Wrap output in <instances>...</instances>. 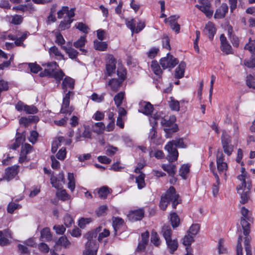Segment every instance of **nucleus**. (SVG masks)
<instances>
[{"label": "nucleus", "mask_w": 255, "mask_h": 255, "mask_svg": "<svg viewBox=\"0 0 255 255\" xmlns=\"http://www.w3.org/2000/svg\"><path fill=\"white\" fill-rule=\"evenodd\" d=\"M74 88V80L69 77H65L62 83V89L64 93L60 113L62 114H71L74 111L73 106H70V99L74 95V92L71 90Z\"/></svg>", "instance_id": "f257e3e1"}, {"label": "nucleus", "mask_w": 255, "mask_h": 255, "mask_svg": "<svg viewBox=\"0 0 255 255\" xmlns=\"http://www.w3.org/2000/svg\"><path fill=\"white\" fill-rule=\"evenodd\" d=\"M241 217L240 223L242 225L243 234L245 236L244 244L246 252V255H252L250 242L251 237L249 236L250 233L251 224L253 222V218L252 217L251 213L248 209L243 207L241 209Z\"/></svg>", "instance_id": "f03ea898"}, {"label": "nucleus", "mask_w": 255, "mask_h": 255, "mask_svg": "<svg viewBox=\"0 0 255 255\" xmlns=\"http://www.w3.org/2000/svg\"><path fill=\"white\" fill-rule=\"evenodd\" d=\"M179 195L176 194L175 189L171 186L167 191L164 195H162L159 203V207L162 210H165L169 201L172 202V206L173 208H175L177 205L179 203L178 201Z\"/></svg>", "instance_id": "7ed1b4c3"}, {"label": "nucleus", "mask_w": 255, "mask_h": 255, "mask_svg": "<svg viewBox=\"0 0 255 255\" xmlns=\"http://www.w3.org/2000/svg\"><path fill=\"white\" fill-rule=\"evenodd\" d=\"M183 139H178L169 142L165 146V149L168 151L167 159L170 162H173L177 159L178 152L176 147L185 148Z\"/></svg>", "instance_id": "20e7f679"}, {"label": "nucleus", "mask_w": 255, "mask_h": 255, "mask_svg": "<svg viewBox=\"0 0 255 255\" xmlns=\"http://www.w3.org/2000/svg\"><path fill=\"white\" fill-rule=\"evenodd\" d=\"M42 65L46 66L47 68L40 73V77H52L59 82L64 76V73L61 70H57L58 65L56 62L47 63Z\"/></svg>", "instance_id": "39448f33"}, {"label": "nucleus", "mask_w": 255, "mask_h": 255, "mask_svg": "<svg viewBox=\"0 0 255 255\" xmlns=\"http://www.w3.org/2000/svg\"><path fill=\"white\" fill-rule=\"evenodd\" d=\"M175 117L173 116L170 117L169 119H161V124L164 127V130L166 133V137H169L170 135L176 131L177 127L174 125Z\"/></svg>", "instance_id": "423d86ee"}, {"label": "nucleus", "mask_w": 255, "mask_h": 255, "mask_svg": "<svg viewBox=\"0 0 255 255\" xmlns=\"http://www.w3.org/2000/svg\"><path fill=\"white\" fill-rule=\"evenodd\" d=\"M252 184L250 179H248L247 182H242V186H240V203L245 204L248 202L250 198Z\"/></svg>", "instance_id": "0eeeda50"}, {"label": "nucleus", "mask_w": 255, "mask_h": 255, "mask_svg": "<svg viewBox=\"0 0 255 255\" xmlns=\"http://www.w3.org/2000/svg\"><path fill=\"white\" fill-rule=\"evenodd\" d=\"M216 162L217 169L220 175H223L225 179H226V171L228 168L227 164L224 161V155L222 151H218L216 155Z\"/></svg>", "instance_id": "6e6552de"}, {"label": "nucleus", "mask_w": 255, "mask_h": 255, "mask_svg": "<svg viewBox=\"0 0 255 255\" xmlns=\"http://www.w3.org/2000/svg\"><path fill=\"white\" fill-rule=\"evenodd\" d=\"M212 0H198L200 4H196L195 6L203 12L207 17H211L214 12L211 8V1Z\"/></svg>", "instance_id": "1a4fd4ad"}, {"label": "nucleus", "mask_w": 255, "mask_h": 255, "mask_svg": "<svg viewBox=\"0 0 255 255\" xmlns=\"http://www.w3.org/2000/svg\"><path fill=\"white\" fill-rule=\"evenodd\" d=\"M178 63V60L170 54H167L166 57L162 58L160 64L164 69L173 68Z\"/></svg>", "instance_id": "9d476101"}, {"label": "nucleus", "mask_w": 255, "mask_h": 255, "mask_svg": "<svg viewBox=\"0 0 255 255\" xmlns=\"http://www.w3.org/2000/svg\"><path fill=\"white\" fill-rule=\"evenodd\" d=\"M221 141L225 153L230 155L233 151V146L231 144V140L230 136L225 131H223Z\"/></svg>", "instance_id": "9b49d317"}, {"label": "nucleus", "mask_w": 255, "mask_h": 255, "mask_svg": "<svg viewBox=\"0 0 255 255\" xmlns=\"http://www.w3.org/2000/svg\"><path fill=\"white\" fill-rule=\"evenodd\" d=\"M116 60L111 54H109L106 57V75L109 76L113 75L116 72Z\"/></svg>", "instance_id": "f8f14e48"}, {"label": "nucleus", "mask_w": 255, "mask_h": 255, "mask_svg": "<svg viewBox=\"0 0 255 255\" xmlns=\"http://www.w3.org/2000/svg\"><path fill=\"white\" fill-rule=\"evenodd\" d=\"M117 72L118 76L120 77V79H113L111 80H110L108 84L109 85L111 86L112 90L114 92H117L118 90L121 83L124 81L126 75V71L125 70H123L121 72V75L120 74V71L119 70H117Z\"/></svg>", "instance_id": "ddd939ff"}, {"label": "nucleus", "mask_w": 255, "mask_h": 255, "mask_svg": "<svg viewBox=\"0 0 255 255\" xmlns=\"http://www.w3.org/2000/svg\"><path fill=\"white\" fill-rule=\"evenodd\" d=\"M153 110V107L150 103L145 101H141L139 104V112L143 113L144 115H148L151 114Z\"/></svg>", "instance_id": "4468645a"}, {"label": "nucleus", "mask_w": 255, "mask_h": 255, "mask_svg": "<svg viewBox=\"0 0 255 255\" xmlns=\"http://www.w3.org/2000/svg\"><path fill=\"white\" fill-rule=\"evenodd\" d=\"M144 216V211L142 209H138L131 211L128 215V218L131 221L134 222L140 220Z\"/></svg>", "instance_id": "2eb2a0df"}, {"label": "nucleus", "mask_w": 255, "mask_h": 255, "mask_svg": "<svg viewBox=\"0 0 255 255\" xmlns=\"http://www.w3.org/2000/svg\"><path fill=\"white\" fill-rule=\"evenodd\" d=\"M213 165V163L211 162L210 164V168L212 170L213 174L216 179V183L214 184L212 186V193L214 197H216L218 194L219 190V185L220 184V178L217 173L216 172L215 169H212L211 166Z\"/></svg>", "instance_id": "dca6fc26"}, {"label": "nucleus", "mask_w": 255, "mask_h": 255, "mask_svg": "<svg viewBox=\"0 0 255 255\" xmlns=\"http://www.w3.org/2000/svg\"><path fill=\"white\" fill-rule=\"evenodd\" d=\"M228 11V6L226 3H223L218 9H217L214 14L215 18H223Z\"/></svg>", "instance_id": "f3484780"}, {"label": "nucleus", "mask_w": 255, "mask_h": 255, "mask_svg": "<svg viewBox=\"0 0 255 255\" xmlns=\"http://www.w3.org/2000/svg\"><path fill=\"white\" fill-rule=\"evenodd\" d=\"M204 32L210 40H212L216 32L214 24L210 22H208L205 27Z\"/></svg>", "instance_id": "a211bd4d"}, {"label": "nucleus", "mask_w": 255, "mask_h": 255, "mask_svg": "<svg viewBox=\"0 0 255 255\" xmlns=\"http://www.w3.org/2000/svg\"><path fill=\"white\" fill-rule=\"evenodd\" d=\"M74 10L75 8H71L69 10L68 6H63L62 9L57 12L58 18H61L64 14H66L68 18H71L75 15Z\"/></svg>", "instance_id": "6ab92c4d"}, {"label": "nucleus", "mask_w": 255, "mask_h": 255, "mask_svg": "<svg viewBox=\"0 0 255 255\" xmlns=\"http://www.w3.org/2000/svg\"><path fill=\"white\" fill-rule=\"evenodd\" d=\"M18 166L9 167L6 169L5 176L9 180L13 178L18 173Z\"/></svg>", "instance_id": "aec40b11"}, {"label": "nucleus", "mask_w": 255, "mask_h": 255, "mask_svg": "<svg viewBox=\"0 0 255 255\" xmlns=\"http://www.w3.org/2000/svg\"><path fill=\"white\" fill-rule=\"evenodd\" d=\"M101 229L102 227H99L95 230L88 232L84 235V237L88 241H96L94 239L96 238L98 233L101 231Z\"/></svg>", "instance_id": "412c9836"}, {"label": "nucleus", "mask_w": 255, "mask_h": 255, "mask_svg": "<svg viewBox=\"0 0 255 255\" xmlns=\"http://www.w3.org/2000/svg\"><path fill=\"white\" fill-rule=\"evenodd\" d=\"M113 227L115 230V234H117V231L123 226L124 221L119 217H113Z\"/></svg>", "instance_id": "4be33fe9"}, {"label": "nucleus", "mask_w": 255, "mask_h": 255, "mask_svg": "<svg viewBox=\"0 0 255 255\" xmlns=\"http://www.w3.org/2000/svg\"><path fill=\"white\" fill-rule=\"evenodd\" d=\"M186 64L184 62H181L175 70V77L176 78H181L184 76Z\"/></svg>", "instance_id": "5701e85b"}, {"label": "nucleus", "mask_w": 255, "mask_h": 255, "mask_svg": "<svg viewBox=\"0 0 255 255\" xmlns=\"http://www.w3.org/2000/svg\"><path fill=\"white\" fill-rule=\"evenodd\" d=\"M166 243L168 248L170 250L171 254H173L177 250L178 246L177 241L176 239L172 240L170 239L166 241Z\"/></svg>", "instance_id": "b1692460"}, {"label": "nucleus", "mask_w": 255, "mask_h": 255, "mask_svg": "<svg viewBox=\"0 0 255 255\" xmlns=\"http://www.w3.org/2000/svg\"><path fill=\"white\" fill-rule=\"evenodd\" d=\"M92 128L94 132L101 134L104 132L105 126L103 122H97L92 125Z\"/></svg>", "instance_id": "393cba45"}, {"label": "nucleus", "mask_w": 255, "mask_h": 255, "mask_svg": "<svg viewBox=\"0 0 255 255\" xmlns=\"http://www.w3.org/2000/svg\"><path fill=\"white\" fill-rule=\"evenodd\" d=\"M61 48L65 51L70 58L74 59L77 58L78 52L76 50L71 48V47L68 48L66 46H62Z\"/></svg>", "instance_id": "a878e982"}, {"label": "nucleus", "mask_w": 255, "mask_h": 255, "mask_svg": "<svg viewBox=\"0 0 255 255\" xmlns=\"http://www.w3.org/2000/svg\"><path fill=\"white\" fill-rule=\"evenodd\" d=\"M151 68L153 73L155 75L159 77L161 76L162 73V71L159 65L158 64V62L156 61L153 60L151 62Z\"/></svg>", "instance_id": "bb28decb"}, {"label": "nucleus", "mask_w": 255, "mask_h": 255, "mask_svg": "<svg viewBox=\"0 0 255 255\" xmlns=\"http://www.w3.org/2000/svg\"><path fill=\"white\" fill-rule=\"evenodd\" d=\"M162 168L166 171L170 176H173L176 172L175 166L173 164H162Z\"/></svg>", "instance_id": "cd10ccee"}, {"label": "nucleus", "mask_w": 255, "mask_h": 255, "mask_svg": "<svg viewBox=\"0 0 255 255\" xmlns=\"http://www.w3.org/2000/svg\"><path fill=\"white\" fill-rule=\"evenodd\" d=\"M108 47V45L106 42L99 41L95 40L94 42V47L96 50L99 51H105Z\"/></svg>", "instance_id": "c85d7f7f"}, {"label": "nucleus", "mask_w": 255, "mask_h": 255, "mask_svg": "<svg viewBox=\"0 0 255 255\" xmlns=\"http://www.w3.org/2000/svg\"><path fill=\"white\" fill-rule=\"evenodd\" d=\"M18 35H20L19 37H17L16 41H14V43L16 46H20L23 44V42L27 37L28 35H29V33L28 31H25L23 33L18 32Z\"/></svg>", "instance_id": "c756f323"}, {"label": "nucleus", "mask_w": 255, "mask_h": 255, "mask_svg": "<svg viewBox=\"0 0 255 255\" xmlns=\"http://www.w3.org/2000/svg\"><path fill=\"white\" fill-rule=\"evenodd\" d=\"M73 19L68 18L67 20H63L61 21L59 25V29L61 31L70 28Z\"/></svg>", "instance_id": "7c9ffc66"}, {"label": "nucleus", "mask_w": 255, "mask_h": 255, "mask_svg": "<svg viewBox=\"0 0 255 255\" xmlns=\"http://www.w3.org/2000/svg\"><path fill=\"white\" fill-rule=\"evenodd\" d=\"M125 97V93L121 92L116 95L114 98L115 104L117 107H119L123 103Z\"/></svg>", "instance_id": "2f4dec72"}, {"label": "nucleus", "mask_w": 255, "mask_h": 255, "mask_svg": "<svg viewBox=\"0 0 255 255\" xmlns=\"http://www.w3.org/2000/svg\"><path fill=\"white\" fill-rule=\"evenodd\" d=\"M99 197L102 199H105L110 193V189L108 186H104L98 190Z\"/></svg>", "instance_id": "473e14b6"}, {"label": "nucleus", "mask_w": 255, "mask_h": 255, "mask_svg": "<svg viewBox=\"0 0 255 255\" xmlns=\"http://www.w3.org/2000/svg\"><path fill=\"white\" fill-rule=\"evenodd\" d=\"M41 238L47 241H50L52 238L50 229L48 228H44L41 231Z\"/></svg>", "instance_id": "72a5a7b5"}, {"label": "nucleus", "mask_w": 255, "mask_h": 255, "mask_svg": "<svg viewBox=\"0 0 255 255\" xmlns=\"http://www.w3.org/2000/svg\"><path fill=\"white\" fill-rule=\"evenodd\" d=\"M162 233L165 241H167L168 240L171 239V236L172 234V231L169 226H164L162 227Z\"/></svg>", "instance_id": "f704fd0d"}, {"label": "nucleus", "mask_w": 255, "mask_h": 255, "mask_svg": "<svg viewBox=\"0 0 255 255\" xmlns=\"http://www.w3.org/2000/svg\"><path fill=\"white\" fill-rule=\"evenodd\" d=\"M170 222L173 228H176L179 225L180 219L176 213L170 214Z\"/></svg>", "instance_id": "c9c22d12"}, {"label": "nucleus", "mask_w": 255, "mask_h": 255, "mask_svg": "<svg viewBox=\"0 0 255 255\" xmlns=\"http://www.w3.org/2000/svg\"><path fill=\"white\" fill-rule=\"evenodd\" d=\"M85 249L91 251H94L97 253L98 249V245L96 244V241H87L85 245Z\"/></svg>", "instance_id": "e433bc0d"}, {"label": "nucleus", "mask_w": 255, "mask_h": 255, "mask_svg": "<svg viewBox=\"0 0 255 255\" xmlns=\"http://www.w3.org/2000/svg\"><path fill=\"white\" fill-rule=\"evenodd\" d=\"M68 187L71 191H73L75 188V181L74 179V174L71 173H69L68 174Z\"/></svg>", "instance_id": "4c0bfd02"}, {"label": "nucleus", "mask_w": 255, "mask_h": 255, "mask_svg": "<svg viewBox=\"0 0 255 255\" xmlns=\"http://www.w3.org/2000/svg\"><path fill=\"white\" fill-rule=\"evenodd\" d=\"M228 32L233 45L237 47L239 45V40L238 36L232 33V28H229Z\"/></svg>", "instance_id": "58836bf2"}, {"label": "nucleus", "mask_w": 255, "mask_h": 255, "mask_svg": "<svg viewBox=\"0 0 255 255\" xmlns=\"http://www.w3.org/2000/svg\"><path fill=\"white\" fill-rule=\"evenodd\" d=\"M48 51L50 55H54V56L59 57L61 59H64V56L59 50L58 48L55 46L50 47Z\"/></svg>", "instance_id": "ea45409f"}, {"label": "nucleus", "mask_w": 255, "mask_h": 255, "mask_svg": "<svg viewBox=\"0 0 255 255\" xmlns=\"http://www.w3.org/2000/svg\"><path fill=\"white\" fill-rule=\"evenodd\" d=\"M56 244L58 245L63 246L65 248L69 247L71 244L67 237L65 236H62L59 238Z\"/></svg>", "instance_id": "a19ab883"}, {"label": "nucleus", "mask_w": 255, "mask_h": 255, "mask_svg": "<svg viewBox=\"0 0 255 255\" xmlns=\"http://www.w3.org/2000/svg\"><path fill=\"white\" fill-rule=\"evenodd\" d=\"M190 166L188 164H183L179 170V175L184 179L186 178V175L189 172Z\"/></svg>", "instance_id": "79ce46f5"}, {"label": "nucleus", "mask_w": 255, "mask_h": 255, "mask_svg": "<svg viewBox=\"0 0 255 255\" xmlns=\"http://www.w3.org/2000/svg\"><path fill=\"white\" fill-rule=\"evenodd\" d=\"M145 175L143 173H141L136 178V183L137 184L139 189H142L145 186L144 182Z\"/></svg>", "instance_id": "37998d69"}, {"label": "nucleus", "mask_w": 255, "mask_h": 255, "mask_svg": "<svg viewBox=\"0 0 255 255\" xmlns=\"http://www.w3.org/2000/svg\"><path fill=\"white\" fill-rule=\"evenodd\" d=\"M150 240L151 243L155 246H158L160 245V241L156 232H152L151 233Z\"/></svg>", "instance_id": "c03bdc74"}, {"label": "nucleus", "mask_w": 255, "mask_h": 255, "mask_svg": "<svg viewBox=\"0 0 255 255\" xmlns=\"http://www.w3.org/2000/svg\"><path fill=\"white\" fill-rule=\"evenodd\" d=\"M194 239L193 237L190 235L189 234L188 235H186L184 238L183 239V244L187 246L186 248H189L191 243L193 242Z\"/></svg>", "instance_id": "a18cd8bd"}, {"label": "nucleus", "mask_w": 255, "mask_h": 255, "mask_svg": "<svg viewBox=\"0 0 255 255\" xmlns=\"http://www.w3.org/2000/svg\"><path fill=\"white\" fill-rule=\"evenodd\" d=\"M157 136L156 131L155 130V128L154 126L150 129L149 133V138L150 139L152 142L155 144H158L157 142L156 141L155 138Z\"/></svg>", "instance_id": "49530a36"}, {"label": "nucleus", "mask_w": 255, "mask_h": 255, "mask_svg": "<svg viewBox=\"0 0 255 255\" xmlns=\"http://www.w3.org/2000/svg\"><path fill=\"white\" fill-rule=\"evenodd\" d=\"M86 41L85 36H81L78 40L74 43L73 45L77 48H81L85 44Z\"/></svg>", "instance_id": "de8ad7c7"}, {"label": "nucleus", "mask_w": 255, "mask_h": 255, "mask_svg": "<svg viewBox=\"0 0 255 255\" xmlns=\"http://www.w3.org/2000/svg\"><path fill=\"white\" fill-rule=\"evenodd\" d=\"M200 230V225L198 224H193L188 230L189 234L196 235Z\"/></svg>", "instance_id": "09e8293b"}, {"label": "nucleus", "mask_w": 255, "mask_h": 255, "mask_svg": "<svg viewBox=\"0 0 255 255\" xmlns=\"http://www.w3.org/2000/svg\"><path fill=\"white\" fill-rule=\"evenodd\" d=\"M126 24L127 26L129 28L133 34L134 32V28L135 27V23L134 19H131L130 20L126 19Z\"/></svg>", "instance_id": "8fccbe9b"}, {"label": "nucleus", "mask_w": 255, "mask_h": 255, "mask_svg": "<svg viewBox=\"0 0 255 255\" xmlns=\"http://www.w3.org/2000/svg\"><path fill=\"white\" fill-rule=\"evenodd\" d=\"M218 253L219 254H226L227 252V249L224 246V240L220 239L218 242Z\"/></svg>", "instance_id": "3c124183"}, {"label": "nucleus", "mask_w": 255, "mask_h": 255, "mask_svg": "<svg viewBox=\"0 0 255 255\" xmlns=\"http://www.w3.org/2000/svg\"><path fill=\"white\" fill-rule=\"evenodd\" d=\"M26 107V108L25 109L24 112L27 114H36L38 112L37 108L34 106L26 105V107Z\"/></svg>", "instance_id": "603ef678"}, {"label": "nucleus", "mask_w": 255, "mask_h": 255, "mask_svg": "<svg viewBox=\"0 0 255 255\" xmlns=\"http://www.w3.org/2000/svg\"><path fill=\"white\" fill-rule=\"evenodd\" d=\"M92 222V219L90 218H82L79 220V226L81 228H84L87 224L91 223Z\"/></svg>", "instance_id": "864d4df0"}, {"label": "nucleus", "mask_w": 255, "mask_h": 255, "mask_svg": "<svg viewBox=\"0 0 255 255\" xmlns=\"http://www.w3.org/2000/svg\"><path fill=\"white\" fill-rule=\"evenodd\" d=\"M169 106L172 110L178 111L180 110V105L178 101L172 99L170 102Z\"/></svg>", "instance_id": "5fc2aeb1"}, {"label": "nucleus", "mask_w": 255, "mask_h": 255, "mask_svg": "<svg viewBox=\"0 0 255 255\" xmlns=\"http://www.w3.org/2000/svg\"><path fill=\"white\" fill-rule=\"evenodd\" d=\"M107 210V206L106 205L101 206L96 210V214L98 217L104 216L106 213Z\"/></svg>", "instance_id": "6e6d98bb"}, {"label": "nucleus", "mask_w": 255, "mask_h": 255, "mask_svg": "<svg viewBox=\"0 0 255 255\" xmlns=\"http://www.w3.org/2000/svg\"><path fill=\"white\" fill-rule=\"evenodd\" d=\"M21 206H20V205L18 204L13 202H11L8 205L7 210L8 213L11 214L14 212V211L15 209H18Z\"/></svg>", "instance_id": "4d7b16f0"}, {"label": "nucleus", "mask_w": 255, "mask_h": 255, "mask_svg": "<svg viewBox=\"0 0 255 255\" xmlns=\"http://www.w3.org/2000/svg\"><path fill=\"white\" fill-rule=\"evenodd\" d=\"M57 197L63 201H65L68 199V194L67 193L65 190H63L57 192L56 193Z\"/></svg>", "instance_id": "13d9d810"}, {"label": "nucleus", "mask_w": 255, "mask_h": 255, "mask_svg": "<svg viewBox=\"0 0 255 255\" xmlns=\"http://www.w3.org/2000/svg\"><path fill=\"white\" fill-rule=\"evenodd\" d=\"M29 68L31 72L37 73L41 70V68L35 63H28Z\"/></svg>", "instance_id": "bf43d9fd"}, {"label": "nucleus", "mask_w": 255, "mask_h": 255, "mask_svg": "<svg viewBox=\"0 0 255 255\" xmlns=\"http://www.w3.org/2000/svg\"><path fill=\"white\" fill-rule=\"evenodd\" d=\"M66 151L65 147L61 148L56 154V157L59 160H64L66 157Z\"/></svg>", "instance_id": "052dcab7"}, {"label": "nucleus", "mask_w": 255, "mask_h": 255, "mask_svg": "<svg viewBox=\"0 0 255 255\" xmlns=\"http://www.w3.org/2000/svg\"><path fill=\"white\" fill-rule=\"evenodd\" d=\"M51 183L52 186L58 189H60L61 187V184H60V181L57 180V178L54 175L52 176L50 178Z\"/></svg>", "instance_id": "680f3d73"}, {"label": "nucleus", "mask_w": 255, "mask_h": 255, "mask_svg": "<svg viewBox=\"0 0 255 255\" xmlns=\"http://www.w3.org/2000/svg\"><path fill=\"white\" fill-rule=\"evenodd\" d=\"M254 77L249 75L247 76L246 84L249 88H252L255 89V83L253 82Z\"/></svg>", "instance_id": "e2e57ef3"}, {"label": "nucleus", "mask_w": 255, "mask_h": 255, "mask_svg": "<svg viewBox=\"0 0 255 255\" xmlns=\"http://www.w3.org/2000/svg\"><path fill=\"white\" fill-rule=\"evenodd\" d=\"M75 27L79 30L82 31L84 33H88V27L82 22H78L75 25Z\"/></svg>", "instance_id": "0e129e2a"}, {"label": "nucleus", "mask_w": 255, "mask_h": 255, "mask_svg": "<svg viewBox=\"0 0 255 255\" xmlns=\"http://www.w3.org/2000/svg\"><path fill=\"white\" fill-rule=\"evenodd\" d=\"M34 117H29L28 118L25 117L21 118L19 120L20 124H23L25 126H26L30 122L33 120Z\"/></svg>", "instance_id": "69168bd1"}, {"label": "nucleus", "mask_w": 255, "mask_h": 255, "mask_svg": "<svg viewBox=\"0 0 255 255\" xmlns=\"http://www.w3.org/2000/svg\"><path fill=\"white\" fill-rule=\"evenodd\" d=\"M64 224L67 227L71 226L73 223L72 218L69 215H66L64 218Z\"/></svg>", "instance_id": "338daca9"}, {"label": "nucleus", "mask_w": 255, "mask_h": 255, "mask_svg": "<svg viewBox=\"0 0 255 255\" xmlns=\"http://www.w3.org/2000/svg\"><path fill=\"white\" fill-rule=\"evenodd\" d=\"M32 148V146L28 143H25L23 146H22L21 149V154L26 155L28 152H30Z\"/></svg>", "instance_id": "774afa93"}]
</instances>
